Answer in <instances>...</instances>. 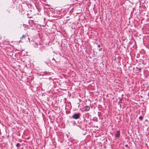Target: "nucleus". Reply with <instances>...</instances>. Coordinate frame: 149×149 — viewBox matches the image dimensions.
<instances>
[{"mask_svg":"<svg viewBox=\"0 0 149 149\" xmlns=\"http://www.w3.org/2000/svg\"><path fill=\"white\" fill-rule=\"evenodd\" d=\"M81 114L80 113H75L70 118H72L74 119H78L80 118Z\"/></svg>","mask_w":149,"mask_h":149,"instance_id":"obj_1","label":"nucleus"},{"mask_svg":"<svg viewBox=\"0 0 149 149\" xmlns=\"http://www.w3.org/2000/svg\"><path fill=\"white\" fill-rule=\"evenodd\" d=\"M86 122L87 121H86L85 118H84V120L81 121L79 124L81 125V127H82L84 128H86L87 126Z\"/></svg>","mask_w":149,"mask_h":149,"instance_id":"obj_2","label":"nucleus"},{"mask_svg":"<svg viewBox=\"0 0 149 149\" xmlns=\"http://www.w3.org/2000/svg\"><path fill=\"white\" fill-rule=\"evenodd\" d=\"M120 135V130L118 131L115 135V136L116 138H119Z\"/></svg>","mask_w":149,"mask_h":149,"instance_id":"obj_3","label":"nucleus"},{"mask_svg":"<svg viewBox=\"0 0 149 149\" xmlns=\"http://www.w3.org/2000/svg\"><path fill=\"white\" fill-rule=\"evenodd\" d=\"M84 109L85 111H88L90 109V107L89 106H85L84 107Z\"/></svg>","mask_w":149,"mask_h":149,"instance_id":"obj_4","label":"nucleus"},{"mask_svg":"<svg viewBox=\"0 0 149 149\" xmlns=\"http://www.w3.org/2000/svg\"><path fill=\"white\" fill-rule=\"evenodd\" d=\"M28 38V39L29 40V42L30 39H29V38L28 37V36H27V35H26V34L24 35H23L22 37L21 38L22 39V38Z\"/></svg>","mask_w":149,"mask_h":149,"instance_id":"obj_5","label":"nucleus"},{"mask_svg":"<svg viewBox=\"0 0 149 149\" xmlns=\"http://www.w3.org/2000/svg\"><path fill=\"white\" fill-rule=\"evenodd\" d=\"M70 122L72 123L73 125H75L76 123L75 122L74 120L71 121Z\"/></svg>","mask_w":149,"mask_h":149,"instance_id":"obj_6","label":"nucleus"},{"mask_svg":"<svg viewBox=\"0 0 149 149\" xmlns=\"http://www.w3.org/2000/svg\"><path fill=\"white\" fill-rule=\"evenodd\" d=\"M21 146V145L19 143H17L16 145V146L17 147H20Z\"/></svg>","mask_w":149,"mask_h":149,"instance_id":"obj_7","label":"nucleus"},{"mask_svg":"<svg viewBox=\"0 0 149 149\" xmlns=\"http://www.w3.org/2000/svg\"><path fill=\"white\" fill-rule=\"evenodd\" d=\"M66 113V114H69L70 113V111L69 110H66L65 111Z\"/></svg>","mask_w":149,"mask_h":149,"instance_id":"obj_8","label":"nucleus"},{"mask_svg":"<svg viewBox=\"0 0 149 149\" xmlns=\"http://www.w3.org/2000/svg\"><path fill=\"white\" fill-rule=\"evenodd\" d=\"M78 126L81 129H82V130H84V127H82L81 126V125H78Z\"/></svg>","mask_w":149,"mask_h":149,"instance_id":"obj_9","label":"nucleus"},{"mask_svg":"<svg viewBox=\"0 0 149 149\" xmlns=\"http://www.w3.org/2000/svg\"><path fill=\"white\" fill-rule=\"evenodd\" d=\"M139 118L140 120H141L143 119V117L142 116H140L139 117Z\"/></svg>","mask_w":149,"mask_h":149,"instance_id":"obj_10","label":"nucleus"},{"mask_svg":"<svg viewBox=\"0 0 149 149\" xmlns=\"http://www.w3.org/2000/svg\"><path fill=\"white\" fill-rule=\"evenodd\" d=\"M28 15H29V14H27V16H28V18H32V16H29Z\"/></svg>","mask_w":149,"mask_h":149,"instance_id":"obj_11","label":"nucleus"},{"mask_svg":"<svg viewBox=\"0 0 149 149\" xmlns=\"http://www.w3.org/2000/svg\"><path fill=\"white\" fill-rule=\"evenodd\" d=\"M136 68L138 69L137 70H141V68Z\"/></svg>","mask_w":149,"mask_h":149,"instance_id":"obj_12","label":"nucleus"},{"mask_svg":"<svg viewBox=\"0 0 149 149\" xmlns=\"http://www.w3.org/2000/svg\"><path fill=\"white\" fill-rule=\"evenodd\" d=\"M102 48H101L99 50V51H102Z\"/></svg>","mask_w":149,"mask_h":149,"instance_id":"obj_13","label":"nucleus"},{"mask_svg":"<svg viewBox=\"0 0 149 149\" xmlns=\"http://www.w3.org/2000/svg\"><path fill=\"white\" fill-rule=\"evenodd\" d=\"M125 146L126 147H128V145H125Z\"/></svg>","mask_w":149,"mask_h":149,"instance_id":"obj_14","label":"nucleus"},{"mask_svg":"<svg viewBox=\"0 0 149 149\" xmlns=\"http://www.w3.org/2000/svg\"><path fill=\"white\" fill-rule=\"evenodd\" d=\"M100 47V45H98V46H97V47Z\"/></svg>","mask_w":149,"mask_h":149,"instance_id":"obj_15","label":"nucleus"},{"mask_svg":"<svg viewBox=\"0 0 149 149\" xmlns=\"http://www.w3.org/2000/svg\"><path fill=\"white\" fill-rule=\"evenodd\" d=\"M52 59H53V60H54L55 61V62H56V60L54 59V58H53Z\"/></svg>","mask_w":149,"mask_h":149,"instance_id":"obj_16","label":"nucleus"}]
</instances>
